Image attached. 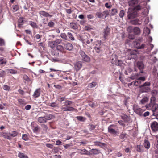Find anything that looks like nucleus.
<instances>
[{"label":"nucleus","instance_id":"f257e3e1","mask_svg":"<svg viewBox=\"0 0 158 158\" xmlns=\"http://www.w3.org/2000/svg\"><path fill=\"white\" fill-rule=\"evenodd\" d=\"M156 101L155 97H151L150 102L146 105V108L148 110L151 109L152 115L155 116L158 115V105L156 103Z\"/></svg>","mask_w":158,"mask_h":158},{"label":"nucleus","instance_id":"f03ea898","mask_svg":"<svg viewBox=\"0 0 158 158\" xmlns=\"http://www.w3.org/2000/svg\"><path fill=\"white\" fill-rule=\"evenodd\" d=\"M151 83L149 82H146L139 86L140 92L141 93H148L150 90V86Z\"/></svg>","mask_w":158,"mask_h":158},{"label":"nucleus","instance_id":"7ed1b4c3","mask_svg":"<svg viewBox=\"0 0 158 158\" xmlns=\"http://www.w3.org/2000/svg\"><path fill=\"white\" fill-rule=\"evenodd\" d=\"M108 131L114 136H117L118 134L117 127L115 125H111L109 126L108 127Z\"/></svg>","mask_w":158,"mask_h":158},{"label":"nucleus","instance_id":"20e7f679","mask_svg":"<svg viewBox=\"0 0 158 158\" xmlns=\"http://www.w3.org/2000/svg\"><path fill=\"white\" fill-rule=\"evenodd\" d=\"M127 13V17L129 19H133L137 16V12L131 8H129Z\"/></svg>","mask_w":158,"mask_h":158},{"label":"nucleus","instance_id":"39448f33","mask_svg":"<svg viewBox=\"0 0 158 158\" xmlns=\"http://www.w3.org/2000/svg\"><path fill=\"white\" fill-rule=\"evenodd\" d=\"M62 41L61 39H58L54 41L48 42V45L49 47L53 48L60 44H62Z\"/></svg>","mask_w":158,"mask_h":158},{"label":"nucleus","instance_id":"423d86ee","mask_svg":"<svg viewBox=\"0 0 158 158\" xmlns=\"http://www.w3.org/2000/svg\"><path fill=\"white\" fill-rule=\"evenodd\" d=\"M152 132L156 133L158 131V123L156 121L152 123L150 125Z\"/></svg>","mask_w":158,"mask_h":158},{"label":"nucleus","instance_id":"0eeeda50","mask_svg":"<svg viewBox=\"0 0 158 158\" xmlns=\"http://www.w3.org/2000/svg\"><path fill=\"white\" fill-rule=\"evenodd\" d=\"M137 67L140 70L141 73H143V70L144 68V64L142 61H138L136 65L135 66L134 70L135 71H137V70L135 68Z\"/></svg>","mask_w":158,"mask_h":158},{"label":"nucleus","instance_id":"6e6552de","mask_svg":"<svg viewBox=\"0 0 158 158\" xmlns=\"http://www.w3.org/2000/svg\"><path fill=\"white\" fill-rule=\"evenodd\" d=\"M114 58H112L111 61L112 64H115L118 66H121L123 64L122 61L117 60V56L116 55H114Z\"/></svg>","mask_w":158,"mask_h":158},{"label":"nucleus","instance_id":"1a4fd4ad","mask_svg":"<svg viewBox=\"0 0 158 158\" xmlns=\"http://www.w3.org/2000/svg\"><path fill=\"white\" fill-rule=\"evenodd\" d=\"M79 53L81 56V59L84 61L88 62L90 61V58L82 51L81 50Z\"/></svg>","mask_w":158,"mask_h":158},{"label":"nucleus","instance_id":"9d476101","mask_svg":"<svg viewBox=\"0 0 158 158\" xmlns=\"http://www.w3.org/2000/svg\"><path fill=\"white\" fill-rule=\"evenodd\" d=\"M132 46L138 49H142L145 48L146 46L145 45L142 44L141 46L140 45V43L137 41H134L132 43Z\"/></svg>","mask_w":158,"mask_h":158},{"label":"nucleus","instance_id":"9b49d317","mask_svg":"<svg viewBox=\"0 0 158 158\" xmlns=\"http://www.w3.org/2000/svg\"><path fill=\"white\" fill-rule=\"evenodd\" d=\"M110 28L108 26L106 27L104 29L103 34L104 38L105 40H106L107 37L109 35L110 33Z\"/></svg>","mask_w":158,"mask_h":158},{"label":"nucleus","instance_id":"f8f14e48","mask_svg":"<svg viewBox=\"0 0 158 158\" xmlns=\"http://www.w3.org/2000/svg\"><path fill=\"white\" fill-rule=\"evenodd\" d=\"M134 110L136 113L140 116L143 115L142 113L145 111L141 108L135 107H134Z\"/></svg>","mask_w":158,"mask_h":158},{"label":"nucleus","instance_id":"ddd939ff","mask_svg":"<svg viewBox=\"0 0 158 158\" xmlns=\"http://www.w3.org/2000/svg\"><path fill=\"white\" fill-rule=\"evenodd\" d=\"M62 44L64 45V48L65 49L69 51H71L73 48V45L70 43H67L66 44L62 43Z\"/></svg>","mask_w":158,"mask_h":158},{"label":"nucleus","instance_id":"4468645a","mask_svg":"<svg viewBox=\"0 0 158 158\" xmlns=\"http://www.w3.org/2000/svg\"><path fill=\"white\" fill-rule=\"evenodd\" d=\"M75 109L71 106H66L64 107L61 108V110L63 111H73Z\"/></svg>","mask_w":158,"mask_h":158},{"label":"nucleus","instance_id":"2eb2a0df","mask_svg":"<svg viewBox=\"0 0 158 158\" xmlns=\"http://www.w3.org/2000/svg\"><path fill=\"white\" fill-rule=\"evenodd\" d=\"M78 152L81 154L89 155L90 154L89 151L85 149H78Z\"/></svg>","mask_w":158,"mask_h":158},{"label":"nucleus","instance_id":"dca6fc26","mask_svg":"<svg viewBox=\"0 0 158 158\" xmlns=\"http://www.w3.org/2000/svg\"><path fill=\"white\" fill-rule=\"evenodd\" d=\"M138 3V0H130L128 2L129 5L132 7H135Z\"/></svg>","mask_w":158,"mask_h":158},{"label":"nucleus","instance_id":"f3484780","mask_svg":"<svg viewBox=\"0 0 158 158\" xmlns=\"http://www.w3.org/2000/svg\"><path fill=\"white\" fill-rule=\"evenodd\" d=\"M142 21L137 19H135L131 20L130 21V23L132 25H140L142 23Z\"/></svg>","mask_w":158,"mask_h":158},{"label":"nucleus","instance_id":"a211bd4d","mask_svg":"<svg viewBox=\"0 0 158 158\" xmlns=\"http://www.w3.org/2000/svg\"><path fill=\"white\" fill-rule=\"evenodd\" d=\"M89 152L90 153L89 155H97L100 153V150L96 149H92L90 150Z\"/></svg>","mask_w":158,"mask_h":158},{"label":"nucleus","instance_id":"6ab92c4d","mask_svg":"<svg viewBox=\"0 0 158 158\" xmlns=\"http://www.w3.org/2000/svg\"><path fill=\"white\" fill-rule=\"evenodd\" d=\"M82 66V64L80 62H77L74 64V68L77 71L79 70Z\"/></svg>","mask_w":158,"mask_h":158},{"label":"nucleus","instance_id":"aec40b11","mask_svg":"<svg viewBox=\"0 0 158 158\" xmlns=\"http://www.w3.org/2000/svg\"><path fill=\"white\" fill-rule=\"evenodd\" d=\"M105 14L106 15V16H105V18H106V16L108 15V12L107 11H104L103 12V13L101 12H97L96 14V15L97 17L99 18H102L104 16L103 14Z\"/></svg>","mask_w":158,"mask_h":158},{"label":"nucleus","instance_id":"412c9836","mask_svg":"<svg viewBox=\"0 0 158 158\" xmlns=\"http://www.w3.org/2000/svg\"><path fill=\"white\" fill-rule=\"evenodd\" d=\"M25 20V18H20L18 21V27L21 28L22 27V25L23 24V23H24Z\"/></svg>","mask_w":158,"mask_h":158},{"label":"nucleus","instance_id":"4be33fe9","mask_svg":"<svg viewBox=\"0 0 158 158\" xmlns=\"http://www.w3.org/2000/svg\"><path fill=\"white\" fill-rule=\"evenodd\" d=\"M39 14L44 16L48 17H52V15L49 14V13L46 12L44 11H41L39 12Z\"/></svg>","mask_w":158,"mask_h":158},{"label":"nucleus","instance_id":"5701e85b","mask_svg":"<svg viewBox=\"0 0 158 158\" xmlns=\"http://www.w3.org/2000/svg\"><path fill=\"white\" fill-rule=\"evenodd\" d=\"M40 89L38 88L35 91L33 96L35 98H38L40 96Z\"/></svg>","mask_w":158,"mask_h":158},{"label":"nucleus","instance_id":"b1692460","mask_svg":"<svg viewBox=\"0 0 158 158\" xmlns=\"http://www.w3.org/2000/svg\"><path fill=\"white\" fill-rule=\"evenodd\" d=\"M133 31L135 34L136 35H139L141 32V31L140 28L137 27H134L133 28Z\"/></svg>","mask_w":158,"mask_h":158},{"label":"nucleus","instance_id":"393cba45","mask_svg":"<svg viewBox=\"0 0 158 158\" xmlns=\"http://www.w3.org/2000/svg\"><path fill=\"white\" fill-rule=\"evenodd\" d=\"M38 121L40 123H46L47 121L46 117H39L38 119Z\"/></svg>","mask_w":158,"mask_h":158},{"label":"nucleus","instance_id":"a878e982","mask_svg":"<svg viewBox=\"0 0 158 158\" xmlns=\"http://www.w3.org/2000/svg\"><path fill=\"white\" fill-rule=\"evenodd\" d=\"M144 147L147 149H149L150 147V142L147 140H145L143 143Z\"/></svg>","mask_w":158,"mask_h":158},{"label":"nucleus","instance_id":"bb28decb","mask_svg":"<svg viewBox=\"0 0 158 158\" xmlns=\"http://www.w3.org/2000/svg\"><path fill=\"white\" fill-rule=\"evenodd\" d=\"M144 148L143 146L141 145H137L136 147V150L139 152H143Z\"/></svg>","mask_w":158,"mask_h":158},{"label":"nucleus","instance_id":"cd10ccee","mask_svg":"<svg viewBox=\"0 0 158 158\" xmlns=\"http://www.w3.org/2000/svg\"><path fill=\"white\" fill-rule=\"evenodd\" d=\"M144 7H143L142 4H140L138 5H136L134 8H132L134 10H140L142 8H143Z\"/></svg>","mask_w":158,"mask_h":158},{"label":"nucleus","instance_id":"c85d7f7f","mask_svg":"<svg viewBox=\"0 0 158 158\" xmlns=\"http://www.w3.org/2000/svg\"><path fill=\"white\" fill-rule=\"evenodd\" d=\"M56 47V50L60 52H62L64 51V46H63L61 45H59Z\"/></svg>","mask_w":158,"mask_h":158},{"label":"nucleus","instance_id":"c756f323","mask_svg":"<svg viewBox=\"0 0 158 158\" xmlns=\"http://www.w3.org/2000/svg\"><path fill=\"white\" fill-rule=\"evenodd\" d=\"M67 36L68 37L69 39V40H72L73 41L75 39L73 35L70 32H68L67 33Z\"/></svg>","mask_w":158,"mask_h":158},{"label":"nucleus","instance_id":"7c9ffc66","mask_svg":"<svg viewBox=\"0 0 158 158\" xmlns=\"http://www.w3.org/2000/svg\"><path fill=\"white\" fill-rule=\"evenodd\" d=\"M70 27L71 28L73 29H77L78 28L77 24L74 23H70Z\"/></svg>","mask_w":158,"mask_h":158},{"label":"nucleus","instance_id":"2f4dec72","mask_svg":"<svg viewBox=\"0 0 158 158\" xmlns=\"http://www.w3.org/2000/svg\"><path fill=\"white\" fill-rule=\"evenodd\" d=\"M49 106L51 107L54 108H57L59 107V104L56 102H52L49 104Z\"/></svg>","mask_w":158,"mask_h":158},{"label":"nucleus","instance_id":"473e14b6","mask_svg":"<svg viewBox=\"0 0 158 158\" xmlns=\"http://www.w3.org/2000/svg\"><path fill=\"white\" fill-rule=\"evenodd\" d=\"M158 94V91L156 89L152 90L151 91V94L152 95V97H155V96L157 95Z\"/></svg>","mask_w":158,"mask_h":158},{"label":"nucleus","instance_id":"72a5a7b5","mask_svg":"<svg viewBox=\"0 0 158 158\" xmlns=\"http://www.w3.org/2000/svg\"><path fill=\"white\" fill-rule=\"evenodd\" d=\"M148 98L147 97H145L141 99L140 101V103L142 104H144L148 101Z\"/></svg>","mask_w":158,"mask_h":158},{"label":"nucleus","instance_id":"f704fd0d","mask_svg":"<svg viewBox=\"0 0 158 158\" xmlns=\"http://www.w3.org/2000/svg\"><path fill=\"white\" fill-rule=\"evenodd\" d=\"M60 37L65 40L69 41L67 38V35L65 33H61L60 35Z\"/></svg>","mask_w":158,"mask_h":158},{"label":"nucleus","instance_id":"c9c22d12","mask_svg":"<svg viewBox=\"0 0 158 158\" xmlns=\"http://www.w3.org/2000/svg\"><path fill=\"white\" fill-rule=\"evenodd\" d=\"M118 12V10L115 8L111 9L110 14L111 15L113 16L116 15Z\"/></svg>","mask_w":158,"mask_h":158},{"label":"nucleus","instance_id":"e433bc0d","mask_svg":"<svg viewBox=\"0 0 158 158\" xmlns=\"http://www.w3.org/2000/svg\"><path fill=\"white\" fill-rule=\"evenodd\" d=\"M138 74L137 73L135 74H131L130 77V78L132 80H134L136 78H138Z\"/></svg>","mask_w":158,"mask_h":158},{"label":"nucleus","instance_id":"4c0bfd02","mask_svg":"<svg viewBox=\"0 0 158 158\" xmlns=\"http://www.w3.org/2000/svg\"><path fill=\"white\" fill-rule=\"evenodd\" d=\"M6 75V73L5 71L0 69V77H3Z\"/></svg>","mask_w":158,"mask_h":158},{"label":"nucleus","instance_id":"58836bf2","mask_svg":"<svg viewBox=\"0 0 158 158\" xmlns=\"http://www.w3.org/2000/svg\"><path fill=\"white\" fill-rule=\"evenodd\" d=\"M7 71L10 73L14 74L17 73V71L13 69H8Z\"/></svg>","mask_w":158,"mask_h":158},{"label":"nucleus","instance_id":"ea45409f","mask_svg":"<svg viewBox=\"0 0 158 158\" xmlns=\"http://www.w3.org/2000/svg\"><path fill=\"white\" fill-rule=\"evenodd\" d=\"M127 135L125 133L122 132L119 136V138L121 139H124L126 138Z\"/></svg>","mask_w":158,"mask_h":158},{"label":"nucleus","instance_id":"a19ab883","mask_svg":"<svg viewBox=\"0 0 158 158\" xmlns=\"http://www.w3.org/2000/svg\"><path fill=\"white\" fill-rule=\"evenodd\" d=\"M11 138L15 137L17 136L18 132L16 131H13L12 132L9 133Z\"/></svg>","mask_w":158,"mask_h":158},{"label":"nucleus","instance_id":"79ce46f5","mask_svg":"<svg viewBox=\"0 0 158 158\" xmlns=\"http://www.w3.org/2000/svg\"><path fill=\"white\" fill-rule=\"evenodd\" d=\"M95 145L98 146L102 147H104L105 146V144L104 143L99 142H95Z\"/></svg>","mask_w":158,"mask_h":158},{"label":"nucleus","instance_id":"37998d69","mask_svg":"<svg viewBox=\"0 0 158 158\" xmlns=\"http://www.w3.org/2000/svg\"><path fill=\"white\" fill-rule=\"evenodd\" d=\"M122 118L123 119L125 122H127L129 120V118L128 116L124 114H123L122 116Z\"/></svg>","mask_w":158,"mask_h":158},{"label":"nucleus","instance_id":"c03bdc74","mask_svg":"<svg viewBox=\"0 0 158 158\" xmlns=\"http://www.w3.org/2000/svg\"><path fill=\"white\" fill-rule=\"evenodd\" d=\"M18 156L20 158H27V155H25L23 153L21 152L19 153Z\"/></svg>","mask_w":158,"mask_h":158},{"label":"nucleus","instance_id":"a18cd8bd","mask_svg":"<svg viewBox=\"0 0 158 158\" xmlns=\"http://www.w3.org/2000/svg\"><path fill=\"white\" fill-rule=\"evenodd\" d=\"M128 36L130 39L132 40L134 39L135 37V34L132 33L129 34Z\"/></svg>","mask_w":158,"mask_h":158},{"label":"nucleus","instance_id":"49530a36","mask_svg":"<svg viewBox=\"0 0 158 158\" xmlns=\"http://www.w3.org/2000/svg\"><path fill=\"white\" fill-rule=\"evenodd\" d=\"M141 83V81L138 79L137 81H135L134 82V85L135 86H138Z\"/></svg>","mask_w":158,"mask_h":158},{"label":"nucleus","instance_id":"de8ad7c7","mask_svg":"<svg viewBox=\"0 0 158 158\" xmlns=\"http://www.w3.org/2000/svg\"><path fill=\"white\" fill-rule=\"evenodd\" d=\"M73 103V102L72 101L66 100L64 102V104L65 106H67L71 105Z\"/></svg>","mask_w":158,"mask_h":158},{"label":"nucleus","instance_id":"09e8293b","mask_svg":"<svg viewBox=\"0 0 158 158\" xmlns=\"http://www.w3.org/2000/svg\"><path fill=\"white\" fill-rule=\"evenodd\" d=\"M76 118L77 120L80 121L84 122L86 120L85 118L82 116H77Z\"/></svg>","mask_w":158,"mask_h":158},{"label":"nucleus","instance_id":"8fccbe9b","mask_svg":"<svg viewBox=\"0 0 158 158\" xmlns=\"http://www.w3.org/2000/svg\"><path fill=\"white\" fill-rule=\"evenodd\" d=\"M6 61L5 59L3 58H0V65L5 64L6 63Z\"/></svg>","mask_w":158,"mask_h":158},{"label":"nucleus","instance_id":"3c124183","mask_svg":"<svg viewBox=\"0 0 158 158\" xmlns=\"http://www.w3.org/2000/svg\"><path fill=\"white\" fill-rule=\"evenodd\" d=\"M96 126L93 124H89L88 126V127L90 131L94 130Z\"/></svg>","mask_w":158,"mask_h":158},{"label":"nucleus","instance_id":"603ef678","mask_svg":"<svg viewBox=\"0 0 158 158\" xmlns=\"http://www.w3.org/2000/svg\"><path fill=\"white\" fill-rule=\"evenodd\" d=\"M125 14V12L123 10H121L119 14V16L121 18H123Z\"/></svg>","mask_w":158,"mask_h":158},{"label":"nucleus","instance_id":"864d4df0","mask_svg":"<svg viewBox=\"0 0 158 158\" xmlns=\"http://www.w3.org/2000/svg\"><path fill=\"white\" fill-rule=\"evenodd\" d=\"M4 137L5 138L9 140H10L11 139L9 133L5 134L4 135Z\"/></svg>","mask_w":158,"mask_h":158},{"label":"nucleus","instance_id":"5fc2aeb1","mask_svg":"<svg viewBox=\"0 0 158 158\" xmlns=\"http://www.w3.org/2000/svg\"><path fill=\"white\" fill-rule=\"evenodd\" d=\"M93 29V27L90 25L85 26V30L89 31Z\"/></svg>","mask_w":158,"mask_h":158},{"label":"nucleus","instance_id":"6e6d98bb","mask_svg":"<svg viewBox=\"0 0 158 158\" xmlns=\"http://www.w3.org/2000/svg\"><path fill=\"white\" fill-rule=\"evenodd\" d=\"M30 25L33 28H37L38 27V26L36 23L33 22H30Z\"/></svg>","mask_w":158,"mask_h":158},{"label":"nucleus","instance_id":"4d7b16f0","mask_svg":"<svg viewBox=\"0 0 158 158\" xmlns=\"http://www.w3.org/2000/svg\"><path fill=\"white\" fill-rule=\"evenodd\" d=\"M133 30V28L132 26H129L127 29V31L129 33H131Z\"/></svg>","mask_w":158,"mask_h":158},{"label":"nucleus","instance_id":"13d9d810","mask_svg":"<svg viewBox=\"0 0 158 158\" xmlns=\"http://www.w3.org/2000/svg\"><path fill=\"white\" fill-rule=\"evenodd\" d=\"M88 143V142L87 140H83L82 141H81L80 142V144H82L84 146L85 145Z\"/></svg>","mask_w":158,"mask_h":158},{"label":"nucleus","instance_id":"bf43d9fd","mask_svg":"<svg viewBox=\"0 0 158 158\" xmlns=\"http://www.w3.org/2000/svg\"><path fill=\"white\" fill-rule=\"evenodd\" d=\"M3 89L5 90L9 91L10 89V87L9 86L5 85L3 86Z\"/></svg>","mask_w":158,"mask_h":158},{"label":"nucleus","instance_id":"052dcab7","mask_svg":"<svg viewBox=\"0 0 158 158\" xmlns=\"http://www.w3.org/2000/svg\"><path fill=\"white\" fill-rule=\"evenodd\" d=\"M22 138L23 140L25 141H27L28 140V138L27 135L26 134H23L22 135Z\"/></svg>","mask_w":158,"mask_h":158},{"label":"nucleus","instance_id":"680f3d73","mask_svg":"<svg viewBox=\"0 0 158 158\" xmlns=\"http://www.w3.org/2000/svg\"><path fill=\"white\" fill-rule=\"evenodd\" d=\"M96 85V83L95 82H92L89 84V86L90 88H92L93 87H95Z\"/></svg>","mask_w":158,"mask_h":158},{"label":"nucleus","instance_id":"e2e57ef3","mask_svg":"<svg viewBox=\"0 0 158 158\" xmlns=\"http://www.w3.org/2000/svg\"><path fill=\"white\" fill-rule=\"evenodd\" d=\"M39 130V127L38 126H34L33 128V131L34 132H37Z\"/></svg>","mask_w":158,"mask_h":158},{"label":"nucleus","instance_id":"0e129e2a","mask_svg":"<svg viewBox=\"0 0 158 158\" xmlns=\"http://www.w3.org/2000/svg\"><path fill=\"white\" fill-rule=\"evenodd\" d=\"M19 103L21 105H24L25 104V102L24 101L21 99H19L18 100Z\"/></svg>","mask_w":158,"mask_h":158},{"label":"nucleus","instance_id":"69168bd1","mask_svg":"<svg viewBox=\"0 0 158 158\" xmlns=\"http://www.w3.org/2000/svg\"><path fill=\"white\" fill-rule=\"evenodd\" d=\"M19 9V6L17 5H15L13 7V10L15 12L17 11Z\"/></svg>","mask_w":158,"mask_h":158},{"label":"nucleus","instance_id":"338daca9","mask_svg":"<svg viewBox=\"0 0 158 158\" xmlns=\"http://www.w3.org/2000/svg\"><path fill=\"white\" fill-rule=\"evenodd\" d=\"M23 78L27 82H29L31 81L30 78L26 75H25L23 76Z\"/></svg>","mask_w":158,"mask_h":158},{"label":"nucleus","instance_id":"774afa93","mask_svg":"<svg viewBox=\"0 0 158 158\" xmlns=\"http://www.w3.org/2000/svg\"><path fill=\"white\" fill-rule=\"evenodd\" d=\"M94 49L96 52L98 53H99L101 51V48L100 47H95Z\"/></svg>","mask_w":158,"mask_h":158}]
</instances>
